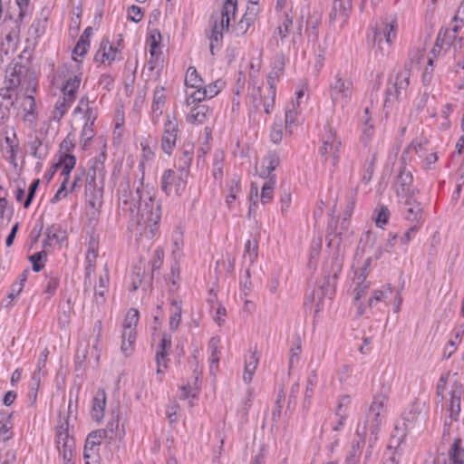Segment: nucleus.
I'll return each instance as SVG.
<instances>
[{"label": "nucleus", "mask_w": 464, "mask_h": 464, "mask_svg": "<svg viewBox=\"0 0 464 464\" xmlns=\"http://www.w3.org/2000/svg\"><path fill=\"white\" fill-rule=\"evenodd\" d=\"M22 109L24 111V121L28 124L29 127L34 126L36 121L35 110V100L32 95H26L22 101Z\"/></svg>", "instance_id": "22"}, {"label": "nucleus", "mask_w": 464, "mask_h": 464, "mask_svg": "<svg viewBox=\"0 0 464 464\" xmlns=\"http://www.w3.org/2000/svg\"><path fill=\"white\" fill-rule=\"evenodd\" d=\"M371 257L366 258L363 265L354 272V276L353 280L356 286H360L364 284H370V282L366 281V278L369 275V266L371 265Z\"/></svg>", "instance_id": "40"}, {"label": "nucleus", "mask_w": 464, "mask_h": 464, "mask_svg": "<svg viewBox=\"0 0 464 464\" xmlns=\"http://www.w3.org/2000/svg\"><path fill=\"white\" fill-rule=\"evenodd\" d=\"M178 134L163 133L161 139V149L165 153L170 155L176 146Z\"/></svg>", "instance_id": "47"}, {"label": "nucleus", "mask_w": 464, "mask_h": 464, "mask_svg": "<svg viewBox=\"0 0 464 464\" xmlns=\"http://www.w3.org/2000/svg\"><path fill=\"white\" fill-rule=\"evenodd\" d=\"M136 194L140 198L139 206L136 210L130 207V218L128 228L136 239L139 237L151 239L159 229L161 205L159 200L149 195L145 198L140 196L139 188Z\"/></svg>", "instance_id": "1"}, {"label": "nucleus", "mask_w": 464, "mask_h": 464, "mask_svg": "<svg viewBox=\"0 0 464 464\" xmlns=\"http://www.w3.org/2000/svg\"><path fill=\"white\" fill-rule=\"evenodd\" d=\"M139 322V311L130 309L124 319L123 329L121 334V352L125 355H130L134 348L136 341V326Z\"/></svg>", "instance_id": "9"}, {"label": "nucleus", "mask_w": 464, "mask_h": 464, "mask_svg": "<svg viewBox=\"0 0 464 464\" xmlns=\"http://www.w3.org/2000/svg\"><path fill=\"white\" fill-rule=\"evenodd\" d=\"M447 464H464V440L457 439L449 450Z\"/></svg>", "instance_id": "23"}, {"label": "nucleus", "mask_w": 464, "mask_h": 464, "mask_svg": "<svg viewBox=\"0 0 464 464\" xmlns=\"http://www.w3.org/2000/svg\"><path fill=\"white\" fill-rule=\"evenodd\" d=\"M428 146L429 142L426 138L419 137L414 139L402 152L401 160L405 162L407 160V155L411 153L417 154L420 159L424 158L425 155L429 152Z\"/></svg>", "instance_id": "19"}, {"label": "nucleus", "mask_w": 464, "mask_h": 464, "mask_svg": "<svg viewBox=\"0 0 464 464\" xmlns=\"http://www.w3.org/2000/svg\"><path fill=\"white\" fill-rule=\"evenodd\" d=\"M195 89L196 91L190 93L187 99L188 105L198 104V102H200L201 101L208 98L206 95V91L202 85L199 88Z\"/></svg>", "instance_id": "57"}, {"label": "nucleus", "mask_w": 464, "mask_h": 464, "mask_svg": "<svg viewBox=\"0 0 464 464\" xmlns=\"http://www.w3.org/2000/svg\"><path fill=\"white\" fill-rule=\"evenodd\" d=\"M351 9L352 2L350 0H334L329 14L330 24H339L340 28H343L348 22Z\"/></svg>", "instance_id": "11"}, {"label": "nucleus", "mask_w": 464, "mask_h": 464, "mask_svg": "<svg viewBox=\"0 0 464 464\" xmlns=\"http://www.w3.org/2000/svg\"><path fill=\"white\" fill-rule=\"evenodd\" d=\"M248 3L249 5H247L243 16L254 23L260 12L258 6L259 0H249Z\"/></svg>", "instance_id": "54"}, {"label": "nucleus", "mask_w": 464, "mask_h": 464, "mask_svg": "<svg viewBox=\"0 0 464 464\" xmlns=\"http://www.w3.org/2000/svg\"><path fill=\"white\" fill-rule=\"evenodd\" d=\"M402 426L406 431L412 430L416 425H421L423 416L414 407L402 415Z\"/></svg>", "instance_id": "28"}, {"label": "nucleus", "mask_w": 464, "mask_h": 464, "mask_svg": "<svg viewBox=\"0 0 464 464\" xmlns=\"http://www.w3.org/2000/svg\"><path fill=\"white\" fill-rule=\"evenodd\" d=\"M18 42L19 31L17 27H14L5 33L0 44V53L5 55L13 54L17 49Z\"/></svg>", "instance_id": "18"}, {"label": "nucleus", "mask_w": 464, "mask_h": 464, "mask_svg": "<svg viewBox=\"0 0 464 464\" xmlns=\"http://www.w3.org/2000/svg\"><path fill=\"white\" fill-rule=\"evenodd\" d=\"M317 381H318V379H317L316 371L315 370L311 371V372L309 373V375L307 377V381H306V389H305V392H304V400L305 401H310V399L312 398V396L314 394V389L317 384Z\"/></svg>", "instance_id": "51"}, {"label": "nucleus", "mask_w": 464, "mask_h": 464, "mask_svg": "<svg viewBox=\"0 0 464 464\" xmlns=\"http://www.w3.org/2000/svg\"><path fill=\"white\" fill-rule=\"evenodd\" d=\"M391 293H392V290L390 287H388L385 291L384 290H374L372 296L368 301V305L371 308L377 307L379 303L385 302L387 294H391Z\"/></svg>", "instance_id": "48"}, {"label": "nucleus", "mask_w": 464, "mask_h": 464, "mask_svg": "<svg viewBox=\"0 0 464 464\" xmlns=\"http://www.w3.org/2000/svg\"><path fill=\"white\" fill-rule=\"evenodd\" d=\"M299 113V103L292 102L289 107L285 110V125L286 131L291 134L293 127L295 125L296 118Z\"/></svg>", "instance_id": "31"}, {"label": "nucleus", "mask_w": 464, "mask_h": 464, "mask_svg": "<svg viewBox=\"0 0 464 464\" xmlns=\"http://www.w3.org/2000/svg\"><path fill=\"white\" fill-rule=\"evenodd\" d=\"M75 164L76 159L73 155L69 153H63L60 155L57 165L58 170L61 169V175L63 177V179L62 181L61 188L52 198V203H56L67 196L66 186L70 179L71 171L74 168Z\"/></svg>", "instance_id": "10"}, {"label": "nucleus", "mask_w": 464, "mask_h": 464, "mask_svg": "<svg viewBox=\"0 0 464 464\" xmlns=\"http://www.w3.org/2000/svg\"><path fill=\"white\" fill-rule=\"evenodd\" d=\"M74 101L75 100L70 97H66L64 95H63L62 98L58 99L54 107L53 119L56 121H60L66 113V111L69 110V108L72 106Z\"/></svg>", "instance_id": "35"}, {"label": "nucleus", "mask_w": 464, "mask_h": 464, "mask_svg": "<svg viewBox=\"0 0 464 464\" xmlns=\"http://www.w3.org/2000/svg\"><path fill=\"white\" fill-rule=\"evenodd\" d=\"M464 334V325H461L454 333V338L450 340L444 350V356L449 359L455 352L457 346L461 343Z\"/></svg>", "instance_id": "38"}, {"label": "nucleus", "mask_w": 464, "mask_h": 464, "mask_svg": "<svg viewBox=\"0 0 464 464\" xmlns=\"http://www.w3.org/2000/svg\"><path fill=\"white\" fill-rule=\"evenodd\" d=\"M279 162V157L276 153H269L266 155L262 161L261 167L264 169L260 172L261 177L266 179L272 177L270 174L276 169Z\"/></svg>", "instance_id": "30"}, {"label": "nucleus", "mask_w": 464, "mask_h": 464, "mask_svg": "<svg viewBox=\"0 0 464 464\" xmlns=\"http://www.w3.org/2000/svg\"><path fill=\"white\" fill-rule=\"evenodd\" d=\"M276 183V176L269 177L264 182L261 188V201L263 204L269 203L274 197V188Z\"/></svg>", "instance_id": "34"}, {"label": "nucleus", "mask_w": 464, "mask_h": 464, "mask_svg": "<svg viewBox=\"0 0 464 464\" xmlns=\"http://www.w3.org/2000/svg\"><path fill=\"white\" fill-rule=\"evenodd\" d=\"M209 113L210 110L207 105L195 104L187 117V121L189 123L202 124L207 121Z\"/></svg>", "instance_id": "25"}, {"label": "nucleus", "mask_w": 464, "mask_h": 464, "mask_svg": "<svg viewBox=\"0 0 464 464\" xmlns=\"http://www.w3.org/2000/svg\"><path fill=\"white\" fill-rule=\"evenodd\" d=\"M60 283V278L57 275H50L46 278V283L44 286V293L48 294L49 296L54 295L58 285Z\"/></svg>", "instance_id": "56"}, {"label": "nucleus", "mask_w": 464, "mask_h": 464, "mask_svg": "<svg viewBox=\"0 0 464 464\" xmlns=\"http://www.w3.org/2000/svg\"><path fill=\"white\" fill-rule=\"evenodd\" d=\"M283 120L282 119H276L272 126L270 138L271 140L277 144L279 143L283 139Z\"/></svg>", "instance_id": "49"}, {"label": "nucleus", "mask_w": 464, "mask_h": 464, "mask_svg": "<svg viewBox=\"0 0 464 464\" xmlns=\"http://www.w3.org/2000/svg\"><path fill=\"white\" fill-rule=\"evenodd\" d=\"M241 186L240 180L237 178H234L229 182V194L227 196V204L230 205L236 198L237 195L240 192Z\"/></svg>", "instance_id": "52"}, {"label": "nucleus", "mask_w": 464, "mask_h": 464, "mask_svg": "<svg viewBox=\"0 0 464 464\" xmlns=\"http://www.w3.org/2000/svg\"><path fill=\"white\" fill-rule=\"evenodd\" d=\"M390 210L386 206H381L379 208H377L374 211L373 216L376 226L382 227L384 225H386L390 218Z\"/></svg>", "instance_id": "46"}, {"label": "nucleus", "mask_w": 464, "mask_h": 464, "mask_svg": "<svg viewBox=\"0 0 464 464\" xmlns=\"http://www.w3.org/2000/svg\"><path fill=\"white\" fill-rule=\"evenodd\" d=\"M46 257V254L44 251H40L37 253H34L30 256V261L33 264V270L34 272H39L44 267L43 260Z\"/></svg>", "instance_id": "59"}, {"label": "nucleus", "mask_w": 464, "mask_h": 464, "mask_svg": "<svg viewBox=\"0 0 464 464\" xmlns=\"http://www.w3.org/2000/svg\"><path fill=\"white\" fill-rule=\"evenodd\" d=\"M81 81L82 79L80 75H74L67 79L65 84L62 88L63 95L75 100Z\"/></svg>", "instance_id": "32"}, {"label": "nucleus", "mask_w": 464, "mask_h": 464, "mask_svg": "<svg viewBox=\"0 0 464 464\" xmlns=\"http://www.w3.org/2000/svg\"><path fill=\"white\" fill-rule=\"evenodd\" d=\"M259 357L256 350L250 351L248 357L245 361V370L243 373V381L246 383L251 382L256 367L258 365Z\"/></svg>", "instance_id": "26"}, {"label": "nucleus", "mask_w": 464, "mask_h": 464, "mask_svg": "<svg viewBox=\"0 0 464 464\" xmlns=\"http://www.w3.org/2000/svg\"><path fill=\"white\" fill-rule=\"evenodd\" d=\"M12 92L10 88L0 89V120L7 117L8 111L14 104Z\"/></svg>", "instance_id": "29"}, {"label": "nucleus", "mask_w": 464, "mask_h": 464, "mask_svg": "<svg viewBox=\"0 0 464 464\" xmlns=\"http://www.w3.org/2000/svg\"><path fill=\"white\" fill-rule=\"evenodd\" d=\"M29 148L31 154L36 159L43 160L47 155V149L43 146V142L38 138L29 142Z\"/></svg>", "instance_id": "44"}, {"label": "nucleus", "mask_w": 464, "mask_h": 464, "mask_svg": "<svg viewBox=\"0 0 464 464\" xmlns=\"http://www.w3.org/2000/svg\"><path fill=\"white\" fill-rule=\"evenodd\" d=\"M353 202L350 203L348 206V209L345 211V217L343 218V221L340 225V230L337 229L336 225L334 226L333 221L329 223L327 232L328 236L334 235L335 237L341 236L343 232H346L348 229V221L347 217L351 216L353 208Z\"/></svg>", "instance_id": "39"}, {"label": "nucleus", "mask_w": 464, "mask_h": 464, "mask_svg": "<svg viewBox=\"0 0 464 464\" xmlns=\"http://www.w3.org/2000/svg\"><path fill=\"white\" fill-rule=\"evenodd\" d=\"M223 82L221 81H215L206 87H203L206 91V95L208 99L215 97L222 89Z\"/></svg>", "instance_id": "62"}, {"label": "nucleus", "mask_w": 464, "mask_h": 464, "mask_svg": "<svg viewBox=\"0 0 464 464\" xmlns=\"http://www.w3.org/2000/svg\"><path fill=\"white\" fill-rule=\"evenodd\" d=\"M12 414L7 411L0 412V440L7 441L13 438Z\"/></svg>", "instance_id": "27"}, {"label": "nucleus", "mask_w": 464, "mask_h": 464, "mask_svg": "<svg viewBox=\"0 0 464 464\" xmlns=\"http://www.w3.org/2000/svg\"><path fill=\"white\" fill-rule=\"evenodd\" d=\"M119 199L123 204V206H129V208L132 205L130 203V196L131 192L130 191V184L128 181L121 182L119 187Z\"/></svg>", "instance_id": "50"}, {"label": "nucleus", "mask_w": 464, "mask_h": 464, "mask_svg": "<svg viewBox=\"0 0 464 464\" xmlns=\"http://www.w3.org/2000/svg\"><path fill=\"white\" fill-rule=\"evenodd\" d=\"M202 79L199 77L197 69L193 66L188 67L186 74L185 84L191 88H199L202 85Z\"/></svg>", "instance_id": "43"}, {"label": "nucleus", "mask_w": 464, "mask_h": 464, "mask_svg": "<svg viewBox=\"0 0 464 464\" xmlns=\"http://www.w3.org/2000/svg\"><path fill=\"white\" fill-rule=\"evenodd\" d=\"M56 444L59 451L74 450V439L69 434L68 420L61 423L56 428Z\"/></svg>", "instance_id": "15"}, {"label": "nucleus", "mask_w": 464, "mask_h": 464, "mask_svg": "<svg viewBox=\"0 0 464 464\" xmlns=\"http://www.w3.org/2000/svg\"><path fill=\"white\" fill-rule=\"evenodd\" d=\"M405 205L408 207L405 212V218L420 227L423 223V208L421 204L416 200L415 197H407L405 198Z\"/></svg>", "instance_id": "16"}, {"label": "nucleus", "mask_w": 464, "mask_h": 464, "mask_svg": "<svg viewBox=\"0 0 464 464\" xmlns=\"http://www.w3.org/2000/svg\"><path fill=\"white\" fill-rule=\"evenodd\" d=\"M188 174L185 167H180L177 171L165 170L161 177V189L168 196H181L187 188Z\"/></svg>", "instance_id": "8"}, {"label": "nucleus", "mask_w": 464, "mask_h": 464, "mask_svg": "<svg viewBox=\"0 0 464 464\" xmlns=\"http://www.w3.org/2000/svg\"><path fill=\"white\" fill-rule=\"evenodd\" d=\"M397 21L395 18L390 21L385 18L381 20L372 28L367 35L368 43L372 45V52L375 58H383L388 50L382 45L383 40L387 46H390L392 41L396 38Z\"/></svg>", "instance_id": "3"}, {"label": "nucleus", "mask_w": 464, "mask_h": 464, "mask_svg": "<svg viewBox=\"0 0 464 464\" xmlns=\"http://www.w3.org/2000/svg\"><path fill=\"white\" fill-rule=\"evenodd\" d=\"M285 69V59L283 55H277L274 61L273 68L267 75V83L269 85V93L272 98L276 96V81L283 74Z\"/></svg>", "instance_id": "20"}, {"label": "nucleus", "mask_w": 464, "mask_h": 464, "mask_svg": "<svg viewBox=\"0 0 464 464\" xmlns=\"http://www.w3.org/2000/svg\"><path fill=\"white\" fill-rule=\"evenodd\" d=\"M258 245L256 240H247L245 245L243 258L245 262L252 265L257 257Z\"/></svg>", "instance_id": "41"}, {"label": "nucleus", "mask_w": 464, "mask_h": 464, "mask_svg": "<svg viewBox=\"0 0 464 464\" xmlns=\"http://www.w3.org/2000/svg\"><path fill=\"white\" fill-rule=\"evenodd\" d=\"M47 237L49 240H54L56 242H63L65 239L64 232L59 227H52L47 229Z\"/></svg>", "instance_id": "63"}, {"label": "nucleus", "mask_w": 464, "mask_h": 464, "mask_svg": "<svg viewBox=\"0 0 464 464\" xmlns=\"http://www.w3.org/2000/svg\"><path fill=\"white\" fill-rule=\"evenodd\" d=\"M237 8V0H225L222 10L220 21H215L211 34L209 36L210 51L214 54V49L220 46L223 40V32L228 30L231 20H234Z\"/></svg>", "instance_id": "4"}, {"label": "nucleus", "mask_w": 464, "mask_h": 464, "mask_svg": "<svg viewBox=\"0 0 464 464\" xmlns=\"http://www.w3.org/2000/svg\"><path fill=\"white\" fill-rule=\"evenodd\" d=\"M413 176L410 170H407L405 167H402L397 177V185L401 188L398 190V194L401 197H415L418 189L412 187Z\"/></svg>", "instance_id": "14"}, {"label": "nucleus", "mask_w": 464, "mask_h": 464, "mask_svg": "<svg viewBox=\"0 0 464 464\" xmlns=\"http://www.w3.org/2000/svg\"><path fill=\"white\" fill-rule=\"evenodd\" d=\"M165 100L166 96L164 92V88L157 87L156 90L154 91L153 101L151 105L152 112L157 117L162 114V108L165 104Z\"/></svg>", "instance_id": "36"}, {"label": "nucleus", "mask_w": 464, "mask_h": 464, "mask_svg": "<svg viewBox=\"0 0 464 464\" xmlns=\"http://www.w3.org/2000/svg\"><path fill=\"white\" fill-rule=\"evenodd\" d=\"M98 257V246L95 241L89 243L88 250L85 256V276L84 284L92 285V275L94 273L96 261Z\"/></svg>", "instance_id": "17"}, {"label": "nucleus", "mask_w": 464, "mask_h": 464, "mask_svg": "<svg viewBox=\"0 0 464 464\" xmlns=\"http://www.w3.org/2000/svg\"><path fill=\"white\" fill-rule=\"evenodd\" d=\"M220 340L218 337H212L208 343V351L210 353V371L213 372L214 369H218V362H219V354L220 351L218 350Z\"/></svg>", "instance_id": "37"}, {"label": "nucleus", "mask_w": 464, "mask_h": 464, "mask_svg": "<svg viewBox=\"0 0 464 464\" xmlns=\"http://www.w3.org/2000/svg\"><path fill=\"white\" fill-rule=\"evenodd\" d=\"M161 35L160 32H153L150 35V54L152 58L156 57V60L160 58L158 48L160 46Z\"/></svg>", "instance_id": "53"}, {"label": "nucleus", "mask_w": 464, "mask_h": 464, "mask_svg": "<svg viewBox=\"0 0 464 464\" xmlns=\"http://www.w3.org/2000/svg\"><path fill=\"white\" fill-rule=\"evenodd\" d=\"M353 92V83L350 77L338 72L329 84V95L334 105L343 107L349 102Z\"/></svg>", "instance_id": "7"}, {"label": "nucleus", "mask_w": 464, "mask_h": 464, "mask_svg": "<svg viewBox=\"0 0 464 464\" xmlns=\"http://www.w3.org/2000/svg\"><path fill=\"white\" fill-rule=\"evenodd\" d=\"M155 360L157 363V374H163L168 364L167 353L163 351H157Z\"/></svg>", "instance_id": "60"}, {"label": "nucleus", "mask_w": 464, "mask_h": 464, "mask_svg": "<svg viewBox=\"0 0 464 464\" xmlns=\"http://www.w3.org/2000/svg\"><path fill=\"white\" fill-rule=\"evenodd\" d=\"M102 430L106 431V436L109 437L110 439L117 438V437L122 438L124 435V430H120L118 418L111 420L107 424L106 430Z\"/></svg>", "instance_id": "45"}, {"label": "nucleus", "mask_w": 464, "mask_h": 464, "mask_svg": "<svg viewBox=\"0 0 464 464\" xmlns=\"http://www.w3.org/2000/svg\"><path fill=\"white\" fill-rule=\"evenodd\" d=\"M253 22H250L247 18L242 16L240 21L237 24V25L234 28V31L237 35H243L245 34L248 28L253 24Z\"/></svg>", "instance_id": "64"}, {"label": "nucleus", "mask_w": 464, "mask_h": 464, "mask_svg": "<svg viewBox=\"0 0 464 464\" xmlns=\"http://www.w3.org/2000/svg\"><path fill=\"white\" fill-rule=\"evenodd\" d=\"M89 46H90V41H86V40L79 38V40L72 51L73 59L75 61H78L76 56L82 57L87 53Z\"/></svg>", "instance_id": "61"}, {"label": "nucleus", "mask_w": 464, "mask_h": 464, "mask_svg": "<svg viewBox=\"0 0 464 464\" xmlns=\"http://www.w3.org/2000/svg\"><path fill=\"white\" fill-rule=\"evenodd\" d=\"M105 178L102 164L99 163L89 169L87 183L85 186V196L88 204L93 208H100L102 202V181Z\"/></svg>", "instance_id": "5"}, {"label": "nucleus", "mask_w": 464, "mask_h": 464, "mask_svg": "<svg viewBox=\"0 0 464 464\" xmlns=\"http://www.w3.org/2000/svg\"><path fill=\"white\" fill-rule=\"evenodd\" d=\"M106 406V393L104 390H98L92 399V417L94 420L100 421L104 416Z\"/></svg>", "instance_id": "21"}, {"label": "nucleus", "mask_w": 464, "mask_h": 464, "mask_svg": "<svg viewBox=\"0 0 464 464\" xmlns=\"http://www.w3.org/2000/svg\"><path fill=\"white\" fill-rule=\"evenodd\" d=\"M387 402V395L381 393L374 396L372 404L370 405L366 419L363 420L362 425L359 424L356 429V435L360 440L353 441L351 450L346 456V464H357L361 456L362 444L369 430L371 435L369 439L370 447H372L378 439V432L382 421L385 418V406Z\"/></svg>", "instance_id": "2"}, {"label": "nucleus", "mask_w": 464, "mask_h": 464, "mask_svg": "<svg viewBox=\"0 0 464 464\" xmlns=\"http://www.w3.org/2000/svg\"><path fill=\"white\" fill-rule=\"evenodd\" d=\"M447 464H464V440L457 439L449 450Z\"/></svg>", "instance_id": "24"}, {"label": "nucleus", "mask_w": 464, "mask_h": 464, "mask_svg": "<svg viewBox=\"0 0 464 464\" xmlns=\"http://www.w3.org/2000/svg\"><path fill=\"white\" fill-rule=\"evenodd\" d=\"M179 131V123L178 121L173 114H167L166 121L164 123L163 133H170V134H178Z\"/></svg>", "instance_id": "55"}, {"label": "nucleus", "mask_w": 464, "mask_h": 464, "mask_svg": "<svg viewBox=\"0 0 464 464\" xmlns=\"http://www.w3.org/2000/svg\"><path fill=\"white\" fill-rule=\"evenodd\" d=\"M102 55V63H108L109 64L117 59L118 50L110 44L109 41H103L101 44V49L98 55Z\"/></svg>", "instance_id": "33"}, {"label": "nucleus", "mask_w": 464, "mask_h": 464, "mask_svg": "<svg viewBox=\"0 0 464 464\" xmlns=\"http://www.w3.org/2000/svg\"><path fill=\"white\" fill-rule=\"evenodd\" d=\"M462 385L455 382L451 386L450 398L447 405L449 417L445 420V425L449 426L453 420H457L460 412V400L462 395Z\"/></svg>", "instance_id": "13"}, {"label": "nucleus", "mask_w": 464, "mask_h": 464, "mask_svg": "<svg viewBox=\"0 0 464 464\" xmlns=\"http://www.w3.org/2000/svg\"><path fill=\"white\" fill-rule=\"evenodd\" d=\"M411 63H406L395 75H392L386 88V99L384 105L401 100L406 96L410 85Z\"/></svg>", "instance_id": "6"}, {"label": "nucleus", "mask_w": 464, "mask_h": 464, "mask_svg": "<svg viewBox=\"0 0 464 464\" xmlns=\"http://www.w3.org/2000/svg\"><path fill=\"white\" fill-rule=\"evenodd\" d=\"M83 459L85 460V464H99L100 456H99V449H87L84 448L83 450Z\"/></svg>", "instance_id": "58"}, {"label": "nucleus", "mask_w": 464, "mask_h": 464, "mask_svg": "<svg viewBox=\"0 0 464 464\" xmlns=\"http://www.w3.org/2000/svg\"><path fill=\"white\" fill-rule=\"evenodd\" d=\"M45 370H39L36 368V370L34 372L32 375V380L30 382V397H33V401H34L37 397V391L40 386V382L42 380V377L44 376Z\"/></svg>", "instance_id": "42"}, {"label": "nucleus", "mask_w": 464, "mask_h": 464, "mask_svg": "<svg viewBox=\"0 0 464 464\" xmlns=\"http://www.w3.org/2000/svg\"><path fill=\"white\" fill-rule=\"evenodd\" d=\"M323 145L320 148V152L323 156L327 155L332 157V163L334 165L337 160V153L341 146V140L336 138L335 132L331 127L325 128V132L323 135Z\"/></svg>", "instance_id": "12"}]
</instances>
